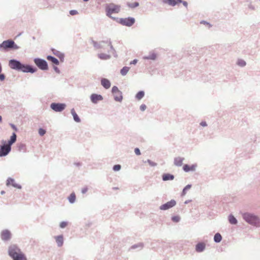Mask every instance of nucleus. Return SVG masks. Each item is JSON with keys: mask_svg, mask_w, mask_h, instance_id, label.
<instances>
[{"mask_svg": "<svg viewBox=\"0 0 260 260\" xmlns=\"http://www.w3.org/2000/svg\"><path fill=\"white\" fill-rule=\"evenodd\" d=\"M34 61L39 69L42 71L48 70V63L45 59L40 58H35L34 59Z\"/></svg>", "mask_w": 260, "mask_h": 260, "instance_id": "obj_5", "label": "nucleus"}, {"mask_svg": "<svg viewBox=\"0 0 260 260\" xmlns=\"http://www.w3.org/2000/svg\"><path fill=\"white\" fill-rule=\"evenodd\" d=\"M180 1H181V2H179V3H182L185 7H187L188 4H187V2L184 1L182 0H180Z\"/></svg>", "mask_w": 260, "mask_h": 260, "instance_id": "obj_52", "label": "nucleus"}, {"mask_svg": "<svg viewBox=\"0 0 260 260\" xmlns=\"http://www.w3.org/2000/svg\"><path fill=\"white\" fill-rule=\"evenodd\" d=\"M248 7L249 9L254 10H255V8L253 6H252L251 4L249 5Z\"/></svg>", "mask_w": 260, "mask_h": 260, "instance_id": "obj_58", "label": "nucleus"}, {"mask_svg": "<svg viewBox=\"0 0 260 260\" xmlns=\"http://www.w3.org/2000/svg\"><path fill=\"white\" fill-rule=\"evenodd\" d=\"M243 219L248 223L255 226H258L259 220L257 216L249 213H244L242 214Z\"/></svg>", "mask_w": 260, "mask_h": 260, "instance_id": "obj_3", "label": "nucleus"}, {"mask_svg": "<svg viewBox=\"0 0 260 260\" xmlns=\"http://www.w3.org/2000/svg\"><path fill=\"white\" fill-rule=\"evenodd\" d=\"M121 168V166L120 165H115L113 166V170L114 171H119Z\"/></svg>", "mask_w": 260, "mask_h": 260, "instance_id": "obj_40", "label": "nucleus"}, {"mask_svg": "<svg viewBox=\"0 0 260 260\" xmlns=\"http://www.w3.org/2000/svg\"><path fill=\"white\" fill-rule=\"evenodd\" d=\"M172 220L174 222H178L180 220V217L178 215L172 216L171 218Z\"/></svg>", "mask_w": 260, "mask_h": 260, "instance_id": "obj_39", "label": "nucleus"}, {"mask_svg": "<svg viewBox=\"0 0 260 260\" xmlns=\"http://www.w3.org/2000/svg\"><path fill=\"white\" fill-rule=\"evenodd\" d=\"M18 147V150L19 151H21L22 150L24 151L25 148V145L24 144L21 143V144H19Z\"/></svg>", "mask_w": 260, "mask_h": 260, "instance_id": "obj_41", "label": "nucleus"}, {"mask_svg": "<svg viewBox=\"0 0 260 260\" xmlns=\"http://www.w3.org/2000/svg\"><path fill=\"white\" fill-rule=\"evenodd\" d=\"M197 167L198 165L197 164H192L191 166H189L187 164H185L183 166V170L185 172H189L190 171L194 172L196 171Z\"/></svg>", "mask_w": 260, "mask_h": 260, "instance_id": "obj_14", "label": "nucleus"}, {"mask_svg": "<svg viewBox=\"0 0 260 260\" xmlns=\"http://www.w3.org/2000/svg\"><path fill=\"white\" fill-rule=\"evenodd\" d=\"M112 53L115 57H117V54H116L115 50L112 51Z\"/></svg>", "mask_w": 260, "mask_h": 260, "instance_id": "obj_57", "label": "nucleus"}, {"mask_svg": "<svg viewBox=\"0 0 260 260\" xmlns=\"http://www.w3.org/2000/svg\"><path fill=\"white\" fill-rule=\"evenodd\" d=\"M66 107V104L60 103H52L50 105V108L54 111L60 112L63 111Z\"/></svg>", "mask_w": 260, "mask_h": 260, "instance_id": "obj_7", "label": "nucleus"}, {"mask_svg": "<svg viewBox=\"0 0 260 260\" xmlns=\"http://www.w3.org/2000/svg\"><path fill=\"white\" fill-rule=\"evenodd\" d=\"M156 58V54L154 52H151L149 53V55L147 56H144L143 57V59L147 60H154Z\"/></svg>", "mask_w": 260, "mask_h": 260, "instance_id": "obj_27", "label": "nucleus"}, {"mask_svg": "<svg viewBox=\"0 0 260 260\" xmlns=\"http://www.w3.org/2000/svg\"><path fill=\"white\" fill-rule=\"evenodd\" d=\"M70 14L71 15H75L78 14V11L75 10H72L70 11Z\"/></svg>", "mask_w": 260, "mask_h": 260, "instance_id": "obj_46", "label": "nucleus"}, {"mask_svg": "<svg viewBox=\"0 0 260 260\" xmlns=\"http://www.w3.org/2000/svg\"><path fill=\"white\" fill-rule=\"evenodd\" d=\"M229 221L231 224L234 225H235L238 223L237 219L232 214H230L229 216Z\"/></svg>", "mask_w": 260, "mask_h": 260, "instance_id": "obj_30", "label": "nucleus"}, {"mask_svg": "<svg viewBox=\"0 0 260 260\" xmlns=\"http://www.w3.org/2000/svg\"><path fill=\"white\" fill-rule=\"evenodd\" d=\"M206 248V244L204 242H199L196 245L195 250L198 253L203 252Z\"/></svg>", "mask_w": 260, "mask_h": 260, "instance_id": "obj_16", "label": "nucleus"}, {"mask_svg": "<svg viewBox=\"0 0 260 260\" xmlns=\"http://www.w3.org/2000/svg\"><path fill=\"white\" fill-rule=\"evenodd\" d=\"M20 252V249L16 245H12L9 247L8 254L11 258H13Z\"/></svg>", "mask_w": 260, "mask_h": 260, "instance_id": "obj_9", "label": "nucleus"}, {"mask_svg": "<svg viewBox=\"0 0 260 260\" xmlns=\"http://www.w3.org/2000/svg\"><path fill=\"white\" fill-rule=\"evenodd\" d=\"M101 85L105 89H108L111 86V82L108 79L106 78H102L101 79Z\"/></svg>", "mask_w": 260, "mask_h": 260, "instance_id": "obj_22", "label": "nucleus"}, {"mask_svg": "<svg viewBox=\"0 0 260 260\" xmlns=\"http://www.w3.org/2000/svg\"><path fill=\"white\" fill-rule=\"evenodd\" d=\"M135 22V19L133 17H128L125 18H120L119 23L124 26L130 27Z\"/></svg>", "mask_w": 260, "mask_h": 260, "instance_id": "obj_8", "label": "nucleus"}, {"mask_svg": "<svg viewBox=\"0 0 260 260\" xmlns=\"http://www.w3.org/2000/svg\"><path fill=\"white\" fill-rule=\"evenodd\" d=\"M6 185L7 186L11 185L14 187L18 188V189H21L22 188L21 185L15 182L14 179L13 178H12L10 177L8 178V179L7 180Z\"/></svg>", "mask_w": 260, "mask_h": 260, "instance_id": "obj_15", "label": "nucleus"}, {"mask_svg": "<svg viewBox=\"0 0 260 260\" xmlns=\"http://www.w3.org/2000/svg\"><path fill=\"white\" fill-rule=\"evenodd\" d=\"M91 102L93 104H97L99 101L103 100V97L101 94L92 93L90 96Z\"/></svg>", "mask_w": 260, "mask_h": 260, "instance_id": "obj_12", "label": "nucleus"}, {"mask_svg": "<svg viewBox=\"0 0 260 260\" xmlns=\"http://www.w3.org/2000/svg\"><path fill=\"white\" fill-rule=\"evenodd\" d=\"M134 151L137 155H140L141 154L140 150L138 148H136L134 150Z\"/></svg>", "mask_w": 260, "mask_h": 260, "instance_id": "obj_49", "label": "nucleus"}, {"mask_svg": "<svg viewBox=\"0 0 260 260\" xmlns=\"http://www.w3.org/2000/svg\"><path fill=\"white\" fill-rule=\"evenodd\" d=\"M127 5L129 8L133 9L138 7L139 6V3L138 2H135L134 3H127Z\"/></svg>", "mask_w": 260, "mask_h": 260, "instance_id": "obj_36", "label": "nucleus"}, {"mask_svg": "<svg viewBox=\"0 0 260 260\" xmlns=\"http://www.w3.org/2000/svg\"><path fill=\"white\" fill-rule=\"evenodd\" d=\"M5 193V191H4V190H2V191L1 192V194H4Z\"/></svg>", "mask_w": 260, "mask_h": 260, "instance_id": "obj_60", "label": "nucleus"}, {"mask_svg": "<svg viewBox=\"0 0 260 260\" xmlns=\"http://www.w3.org/2000/svg\"><path fill=\"white\" fill-rule=\"evenodd\" d=\"M52 51L53 54L57 56L61 61L63 60L64 55L63 53L55 49H52Z\"/></svg>", "mask_w": 260, "mask_h": 260, "instance_id": "obj_26", "label": "nucleus"}, {"mask_svg": "<svg viewBox=\"0 0 260 260\" xmlns=\"http://www.w3.org/2000/svg\"><path fill=\"white\" fill-rule=\"evenodd\" d=\"M3 48L4 50L8 51L9 50H16L20 48L14 41L11 39L4 41L2 43L0 44V49Z\"/></svg>", "mask_w": 260, "mask_h": 260, "instance_id": "obj_2", "label": "nucleus"}, {"mask_svg": "<svg viewBox=\"0 0 260 260\" xmlns=\"http://www.w3.org/2000/svg\"><path fill=\"white\" fill-rule=\"evenodd\" d=\"M74 165L77 167H80L82 165V163L80 162H74Z\"/></svg>", "mask_w": 260, "mask_h": 260, "instance_id": "obj_55", "label": "nucleus"}, {"mask_svg": "<svg viewBox=\"0 0 260 260\" xmlns=\"http://www.w3.org/2000/svg\"><path fill=\"white\" fill-rule=\"evenodd\" d=\"M164 4H167L171 6H175L181 2L180 0H162Z\"/></svg>", "mask_w": 260, "mask_h": 260, "instance_id": "obj_20", "label": "nucleus"}, {"mask_svg": "<svg viewBox=\"0 0 260 260\" xmlns=\"http://www.w3.org/2000/svg\"><path fill=\"white\" fill-rule=\"evenodd\" d=\"M9 66L11 69L23 73L33 74L37 71V69L36 67L30 64L23 63L20 61L16 59H10L9 61Z\"/></svg>", "mask_w": 260, "mask_h": 260, "instance_id": "obj_1", "label": "nucleus"}, {"mask_svg": "<svg viewBox=\"0 0 260 260\" xmlns=\"http://www.w3.org/2000/svg\"><path fill=\"white\" fill-rule=\"evenodd\" d=\"M53 69L55 71V72L58 74L60 73V70L58 69V68L56 66H53Z\"/></svg>", "mask_w": 260, "mask_h": 260, "instance_id": "obj_50", "label": "nucleus"}, {"mask_svg": "<svg viewBox=\"0 0 260 260\" xmlns=\"http://www.w3.org/2000/svg\"><path fill=\"white\" fill-rule=\"evenodd\" d=\"M98 57L99 58L102 60H108L111 58L110 55L104 53L98 54Z\"/></svg>", "mask_w": 260, "mask_h": 260, "instance_id": "obj_29", "label": "nucleus"}, {"mask_svg": "<svg viewBox=\"0 0 260 260\" xmlns=\"http://www.w3.org/2000/svg\"><path fill=\"white\" fill-rule=\"evenodd\" d=\"M2 239L5 241L9 240L11 238V233L8 230H3L1 233Z\"/></svg>", "mask_w": 260, "mask_h": 260, "instance_id": "obj_17", "label": "nucleus"}, {"mask_svg": "<svg viewBox=\"0 0 260 260\" xmlns=\"http://www.w3.org/2000/svg\"><path fill=\"white\" fill-rule=\"evenodd\" d=\"M143 247V244L142 243H140L137 244H135V245L132 246L131 248L134 249L139 248H140V249H141Z\"/></svg>", "mask_w": 260, "mask_h": 260, "instance_id": "obj_38", "label": "nucleus"}, {"mask_svg": "<svg viewBox=\"0 0 260 260\" xmlns=\"http://www.w3.org/2000/svg\"><path fill=\"white\" fill-rule=\"evenodd\" d=\"M237 64L240 67H244L246 66V62L243 59H239L237 61Z\"/></svg>", "mask_w": 260, "mask_h": 260, "instance_id": "obj_35", "label": "nucleus"}, {"mask_svg": "<svg viewBox=\"0 0 260 260\" xmlns=\"http://www.w3.org/2000/svg\"><path fill=\"white\" fill-rule=\"evenodd\" d=\"M17 140V135L15 133H13L12 136L10 137V139L8 142L6 141V146L9 148H11V146Z\"/></svg>", "mask_w": 260, "mask_h": 260, "instance_id": "obj_18", "label": "nucleus"}, {"mask_svg": "<svg viewBox=\"0 0 260 260\" xmlns=\"http://www.w3.org/2000/svg\"><path fill=\"white\" fill-rule=\"evenodd\" d=\"M174 179V176L169 173H165L162 175V179L164 181L173 180Z\"/></svg>", "mask_w": 260, "mask_h": 260, "instance_id": "obj_23", "label": "nucleus"}, {"mask_svg": "<svg viewBox=\"0 0 260 260\" xmlns=\"http://www.w3.org/2000/svg\"><path fill=\"white\" fill-rule=\"evenodd\" d=\"M113 189H117V187H114V188H113Z\"/></svg>", "mask_w": 260, "mask_h": 260, "instance_id": "obj_64", "label": "nucleus"}, {"mask_svg": "<svg viewBox=\"0 0 260 260\" xmlns=\"http://www.w3.org/2000/svg\"><path fill=\"white\" fill-rule=\"evenodd\" d=\"M57 246L61 247L63 244V237L62 235L56 236L54 237Z\"/></svg>", "mask_w": 260, "mask_h": 260, "instance_id": "obj_19", "label": "nucleus"}, {"mask_svg": "<svg viewBox=\"0 0 260 260\" xmlns=\"http://www.w3.org/2000/svg\"><path fill=\"white\" fill-rule=\"evenodd\" d=\"M190 201H191L190 200L185 201V202H184V204H187L189 203Z\"/></svg>", "mask_w": 260, "mask_h": 260, "instance_id": "obj_59", "label": "nucleus"}, {"mask_svg": "<svg viewBox=\"0 0 260 260\" xmlns=\"http://www.w3.org/2000/svg\"><path fill=\"white\" fill-rule=\"evenodd\" d=\"M138 59H135L130 62V64H136L138 62Z\"/></svg>", "mask_w": 260, "mask_h": 260, "instance_id": "obj_54", "label": "nucleus"}, {"mask_svg": "<svg viewBox=\"0 0 260 260\" xmlns=\"http://www.w3.org/2000/svg\"><path fill=\"white\" fill-rule=\"evenodd\" d=\"M184 158L181 157H177L174 158V164L177 167H181L183 164Z\"/></svg>", "mask_w": 260, "mask_h": 260, "instance_id": "obj_21", "label": "nucleus"}, {"mask_svg": "<svg viewBox=\"0 0 260 260\" xmlns=\"http://www.w3.org/2000/svg\"><path fill=\"white\" fill-rule=\"evenodd\" d=\"M222 236L219 233H217L214 235V241L215 243H219L222 240Z\"/></svg>", "mask_w": 260, "mask_h": 260, "instance_id": "obj_31", "label": "nucleus"}, {"mask_svg": "<svg viewBox=\"0 0 260 260\" xmlns=\"http://www.w3.org/2000/svg\"><path fill=\"white\" fill-rule=\"evenodd\" d=\"M106 15L109 17L113 18L111 15L113 13H118L120 10V6L114 3H110L105 6Z\"/></svg>", "mask_w": 260, "mask_h": 260, "instance_id": "obj_4", "label": "nucleus"}, {"mask_svg": "<svg viewBox=\"0 0 260 260\" xmlns=\"http://www.w3.org/2000/svg\"><path fill=\"white\" fill-rule=\"evenodd\" d=\"M200 124H201V125H202L203 126H206L207 125V124L206 121H202L200 123Z\"/></svg>", "mask_w": 260, "mask_h": 260, "instance_id": "obj_56", "label": "nucleus"}, {"mask_svg": "<svg viewBox=\"0 0 260 260\" xmlns=\"http://www.w3.org/2000/svg\"><path fill=\"white\" fill-rule=\"evenodd\" d=\"M191 187V184H188L182 190V196H184L186 193V191Z\"/></svg>", "mask_w": 260, "mask_h": 260, "instance_id": "obj_37", "label": "nucleus"}, {"mask_svg": "<svg viewBox=\"0 0 260 260\" xmlns=\"http://www.w3.org/2000/svg\"><path fill=\"white\" fill-rule=\"evenodd\" d=\"M46 132V130L44 129V128H40L39 129V134L41 136H44Z\"/></svg>", "mask_w": 260, "mask_h": 260, "instance_id": "obj_42", "label": "nucleus"}, {"mask_svg": "<svg viewBox=\"0 0 260 260\" xmlns=\"http://www.w3.org/2000/svg\"><path fill=\"white\" fill-rule=\"evenodd\" d=\"M69 201L70 203L73 204L75 202L76 200V195L75 193H72L70 196L68 197Z\"/></svg>", "mask_w": 260, "mask_h": 260, "instance_id": "obj_34", "label": "nucleus"}, {"mask_svg": "<svg viewBox=\"0 0 260 260\" xmlns=\"http://www.w3.org/2000/svg\"><path fill=\"white\" fill-rule=\"evenodd\" d=\"M12 148L6 146V141L2 140V144L0 145V157H4L7 155L11 150Z\"/></svg>", "mask_w": 260, "mask_h": 260, "instance_id": "obj_6", "label": "nucleus"}, {"mask_svg": "<svg viewBox=\"0 0 260 260\" xmlns=\"http://www.w3.org/2000/svg\"><path fill=\"white\" fill-rule=\"evenodd\" d=\"M129 70V67H123L121 70H120V74L122 75V76H125L127 74V73H128V71Z\"/></svg>", "mask_w": 260, "mask_h": 260, "instance_id": "obj_33", "label": "nucleus"}, {"mask_svg": "<svg viewBox=\"0 0 260 260\" xmlns=\"http://www.w3.org/2000/svg\"><path fill=\"white\" fill-rule=\"evenodd\" d=\"M88 188L87 186H85L84 187L82 188V189H81V192L83 194H85V193L87 192V191H88Z\"/></svg>", "mask_w": 260, "mask_h": 260, "instance_id": "obj_47", "label": "nucleus"}, {"mask_svg": "<svg viewBox=\"0 0 260 260\" xmlns=\"http://www.w3.org/2000/svg\"><path fill=\"white\" fill-rule=\"evenodd\" d=\"M176 205V201L174 199H172L169 202H168L166 203L161 205L159 207V209L161 210H167L174 207Z\"/></svg>", "mask_w": 260, "mask_h": 260, "instance_id": "obj_11", "label": "nucleus"}, {"mask_svg": "<svg viewBox=\"0 0 260 260\" xmlns=\"http://www.w3.org/2000/svg\"><path fill=\"white\" fill-rule=\"evenodd\" d=\"M144 95H145L144 91L143 90H141L137 92V93L136 94V95L135 96V98L138 100H140L144 96Z\"/></svg>", "mask_w": 260, "mask_h": 260, "instance_id": "obj_32", "label": "nucleus"}, {"mask_svg": "<svg viewBox=\"0 0 260 260\" xmlns=\"http://www.w3.org/2000/svg\"><path fill=\"white\" fill-rule=\"evenodd\" d=\"M201 24H207V25H209V27H211V25H210V23H209L208 22L206 21H204V20H202L200 22Z\"/></svg>", "mask_w": 260, "mask_h": 260, "instance_id": "obj_51", "label": "nucleus"}, {"mask_svg": "<svg viewBox=\"0 0 260 260\" xmlns=\"http://www.w3.org/2000/svg\"><path fill=\"white\" fill-rule=\"evenodd\" d=\"M2 121V116L0 115V122H1Z\"/></svg>", "mask_w": 260, "mask_h": 260, "instance_id": "obj_61", "label": "nucleus"}, {"mask_svg": "<svg viewBox=\"0 0 260 260\" xmlns=\"http://www.w3.org/2000/svg\"><path fill=\"white\" fill-rule=\"evenodd\" d=\"M11 127L14 129L15 130V131H17V127L15 125H14V124H12V123H10V124Z\"/></svg>", "mask_w": 260, "mask_h": 260, "instance_id": "obj_53", "label": "nucleus"}, {"mask_svg": "<svg viewBox=\"0 0 260 260\" xmlns=\"http://www.w3.org/2000/svg\"><path fill=\"white\" fill-rule=\"evenodd\" d=\"M84 2H87L89 0H83Z\"/></svg>", "mask_w": 260, "mask_h": 260, "instance_id": "obj_63", "label": "nucleus"}, {"mask_svg": "<svg viewBox=\"0 0 260 260\" xmlns=\"http://www.w3.org/2000/svg\"><path fill=\"white\" fill-rule=\"evenodd\" d=\"M147 162L149 164V165L151 167H155L157 165L156 163L151 161L150 159H147L146 161H145V162Z\"/></svg>", "mask_w": 260, "mask_h": 260, "instance_id": "obj_43", "label": "nucleus"}, {"mask_svg": "<svg viewBox=\"0 0 260 260\" xmlns=\"http://www.w3.org/2000/svg\"><path fill=\"white\" fill-rule=\"evenodd\" d=\"M91 43L92 44L93 47L95 49H105L104 44L106 43V41H102L100 42H96L94 41L93 40H91Z\"/></svg>", "mask_w": 260, "mask_h": 260, "instance_id": "obj_13", "label": "nucleus"}, {"mask_svg": "<svg viewBox=\"0 0 260 260\" xmlns=\"http://www.w3.org/2000/svg\"><path fill=\"white\" fill-rule=\"evenodd\" d=\"M106 44H107L109 46H110V49L111 50V51H113L115 50V49L114 48V47H113V46L112 45V43H111V41L110 40L109 41H106Z\"/></svg>", "mask_w": 260, "mask_h": 260, "instance_id": "obj_45", "label": "nucleus"}, {"mask_svg": "<svg viewBox=\"0 0 260 260\" xmlns=\"http://www.w3.org/2000/svg\"><path fill=\"white\" fill-rule=\"evenodd\" d=\"M68 222L66 221H62L60 223L59 226L61 229H63L67 226Z\"/></svg>", "mask_w": 260, "mask_h": 260, "instance_id": "obj_44", "label": "nucleus"}, {"mask_svg": "<svg viewBox=\"0 0 260 260\" xmlns=\"http://www.w3.org/2000/svg\"><path fill=\"white\" fill-rule=\"evenodd\" d=\"M47 59L51 61L53 64L57 66L59 64V60L55 57L51 55H48L46 57Z\"/></svg>", "mask_w": 260, "mask_h": 260, "instance_id": "obj_25", "label": "nucleus"}, {"mask_svg": "<svg viewBox=\"0 0 260 260\" xmlns=\"http://www.w3.org/2000/svg\"><path fill=\"white\" fill-rule=\"evenodd\" d=\"M71 113L73 115V119L76 122H80L81 121V119L75 112L74 109H72L71 110Z\"/></svg>", "mask_w": 260, "mask_h": 260, "instance_id": "obj_28", "label": "nucleus"}, {"mask_svg": "<svg viewBox=\"0 0 260 260\" xmlns=\"http://www.w3.org/2000/svg\"><path fill=\"white\" fill-rule=\"evenodd\" d=\"M146 106L145 104H142L140 107V109L142 111H144L146 109Z\"/></svg>", "mask_w": 260, "mask_h": 260, "instance_id": "obj_48", "label": "nucleus"}, {"mask_svg": "<svg viewBox=\"0 0 260 260\" xmlns=\"http://www.w3.org/2000/svg\"><path fill=\"white\" fill-rule=\"evenodd\" d=\"M112 93L113 94H118V96H114V100L116 102H121L123 99L122 92L120 91L116 86H114L112 88Z\"/></svg>", "mask_w": 260, "mask_h": 260, "instance_id": "obj_10", "label": "nucleus"}, {"mask_svg": "<svg viewBox=\"0 0 260 260\" xmlns=\"http://www.w3.org/2000/svg\"><path fill=\"white\" fill-rule=\"evenodd\" d=\"M114 96H118V94L117 93V94H114Z\"/></svg>", "mask_w": 260, "mask_h": 260, "instance_id": "obj_62", "label": "nucleus"}, {"mask_svg": "<svg viewBox=\"0 0 260 260\" xmlns=\"http://www.w3.org/2000/svg\"><path fill=\"white\" fill-rule=\"evenodd\" d=\"M12 258L13 260H27V258L25 254L21 251L18 253L17 254H16Z\"/></svg>", "mask_w": 260, "mask_h": 260, "instance_id": "obj_24", "label": "nucleus"}]
</instances>
